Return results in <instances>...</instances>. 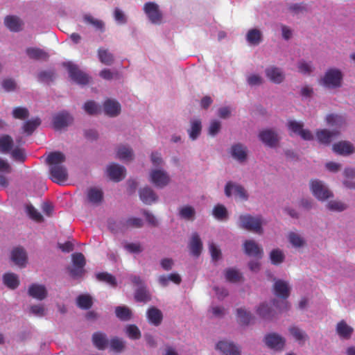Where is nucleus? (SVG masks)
<instances>
[{
    "label": "nucleus",
    "instance_id": "1",
    "mask_svg": "<svg viewBox=\"0 0 355 355\" xmlns=\"http://www.w3.org/2000/svg\"><path fill=\"white\" fill-rule=\"evenodd\" d=\"M65 160L64 154L60 151L51 152L46 157V163L49 165V178L53 182L60 184L67 180V170L62 165Z\"/></svg>",
    "mask_w": 355,
    "mask_h": 355
},
{
    "label": "nucleus",
    "instance_id": "2",
    "mask_svg": "<svg viewBox=\"0 0 355 355\" xmlns=\"http://www.w3.org/2000/svg\"><path fill=\"white\" fill-rule=\"evenodd\" d=\"M274 294L282 300H274L273 306L279 311H286L289 308L288 302L286 300L290 295L291 288L288 283L282 279H275L273 284Z\"/></svg>",
    "mask_w": 355,
    "mask_h": 355
},
{
    "label": "nucleus",
    "instance_id": "3",
    "mask_svg": "<svg viewBox=\"0 0 355 355\" xmlns=\"http://www.w3.org/2000/svg\"><path fill=\"white\" fill-rule=\"evenodd\" d=\"M263 219L261 216H253L250 214H242L239 216V227L242 229L262 234Z\"/></svg>",
    "mask_w": 355,
    "mask_h": 355
},
{
    "label": "nucleus",
    "instance_id": "4",
    "mask_svg": "<svg viewBox=\"0 0 355 355\" xmlns=\"http://www.w3.org/2000/svg\"><path fill=\"white\" fill-rule=\"evenodd\" d=\"M143 11L146 18L151 24L159 25L162 23L164 14L159 6L156 2H146L143 6Z\"/></svg>",
    "mask_w": 355,
    "mask_h": 355
},
{
    "label": "nucleus",
    "instance_id": "5",
    "mask_svg": "<svg viewBox=\"0 0 355 355\" xmlns=\"http://www.w3.org/2000/svg\"><path fill=\"white\" fill-rule=\"evenodd\" d=\"M343 75L338 69H330L320 80V84L329 89L340 87Z\"/></svg>",
    "mask_w": 355,
    "mask_h": 355
},
{
    "label": "nucleus",
    "instance_id": "6",
    "mask_svg": "<svg viewBox=\"0 0 355 355\" xmlns=\"http://www.w3.org/2000/svg\"><path fill=\"white\" fill-rule=\"evenodd\" d=\"M310 189L313 195L319 200L324 201L333 196L332 192L318 180H311Z\"/></svg>",
    "mask_w": 355,
    "mask_h": 355
},
{
    "label": "nucleus",
    "instance_id": "7",
    "mask_svg": "<svg viewBox=\"0 0 355 355\" xmlns=\"http://www.w3.org/2000/svg\"><path fill=\"white\" fill-rule=\"evenodd\" d=\"M24 54L29 60L38 62H45L49 58V53L46 49L36 46H26Z\"/></svg>",
    "mask_w": 355,
    "mask_h": 355
},
{
    "label": "nucleus",
    "instance_id": "8",
    "mask_svg": "<svg viewBox=\"0 0 355 355\" xmlns=\"http://www.w3.org/2000/svg\"><path fill=\"white\" fill-rule=\"evenodd\" d=\"M150 181L157 188H164L170 182L166 172L162 170H152L150 173Z\"/></svg>",
    "mask_w": 355,
    "mask_h": 355
},
{
    "label": "nucleus",
    "instance_id": "9",
    "mask_svg": "<svg viewBox=\"0 0 355 355\" xmlns=\"http://www.w3.org/2000/svg\"><path fill=\"white\" fill-rule=\"evenodd\" d=\"M103 191L101 189L96 187H92L87 189V201L93 205H99L103 200Z\"/></svg>",
    "mask_w": 355,
    "mask_h": 355
},
{
    "label": "nucleus",
    "instance_id": "10",
    "mask_svg": "<svg viewBox=\"0 0 355 355\" xmlns=\"http://www.w3.org/2000/svg\"><path fill=\"white\" fill-rule=\"evenodd\" d=\"M72 121L73 117L64 111L58 113L53 118V124L55 130H61L68 126Z\"/></svg>",
    "mask_w": 355,
    "mask_h": 355
},
{
    "label": "nucleus",
    "instance_id": "11",
    "mask_svg": "<svg viewBox=\"0 0 355 355\" xmlns=\"http://www.w3.org/2000/svg\"><path fill=\"white\" fill-rule=\"evenodd\" d=\"M259 138L264 144L269 147L275 146L279 139L277 133L270 129L261 131L259 134Z\"/></svg>",
    "mask_w": 355,
    "mask_h": 355
},
{
    "label": "nucleus",
    "instance_id": "12",
    "mask_svg": "<svg viewBox=\"0 0 355 355\" xmlns=\"http://www.w3.org/2000/svg\"><path fill=\"white\" fill-rule=\"evenodd\" d=\"M265 343L271 349L282 350L285 345V339L277 334L272 333L265 336Z\"/></svg>",
    "mask_w": 355,
    "mask_h": 355
},
{
    "label": "nucleus",
    "instance_id": "13",
    "mask_svg": "<svg viewBox=\"0 0 355 355\" xmlns=\"http://www.w3.org/2000/svg\"><path fill=\"white\" fill-rule=\"evenodd\" d=\"M245 253L250 257L261 259L263 257V249L253 240H246L243 243Z\"/></svg>",
    "mask_w": 355,
    "mask_h": 355
},
{
    "label": "nucleus",
    "instance_id": "14",
    "mask_svg": "<svg viewBox=\"0 0 355 355\" xmlns=\"http://www.w3.org/2000/svg\"><path fill=\"white\" fill-rule=\"evenodd\" d=\"M230 154L234 159L242 163L247 159L248 148L241 143L235 144L231 147Z\"/></svg>",
    "mask_w": 355,
    "mask_h": 355
},
{
    "label": "nucleus",
    "instance_id": "15",
    "mask_svg": "<svg viewBox=\"0 0 355 355\" xmlns=\"http://www.w3.org/2000/svg\"><path fill=\"white\" fill-rule=\"evenodd\" d=\"M217 349L220 350L224 355H240L239 347L232 342L226 340L219 341L216 345Z\"/></svg>",
    "mask_w": 355,
    "mask_h": 355
},
{
    "label": "nucleus",
    "instance_id": "16",
    "mask_svg": "<svg viewBox=\"0 0 355 355\" xmlns=\"http://www.w3.org/2000/svg\"><path fill=\"white\" fill-rule=\"evenodd\" d=\"M107 171L109 178L114 182L121 181L125 175V167L114 163L107 167Z\"/></svg>",
    "mask_w": 355,
    "mask_h": 355
},
{
    "label": "nucleus",
    "instance_id": "17",
    "mask_svg": "<svg viewBox=\"0 0 355 355\" xmlns=\"http://www.w3.org/2000/svg\"><path fill=\"white\" fill-rule=\"evenodd\" d=\"M27 259L26 252L23 248L17 247L12 250L11 259L18 266L21 268L25 267Z\"/></svg>",
    "mask_w": 355,
    "mask_h": 355
},
{
    "label": "nucleus",
    "instance_id": "18",
    "mask_svg": "<svg viewBox=\"0 0 355 355\" xmlns=\"http://www.w3.org/2000/svg\"><path fill=\"white\" fill-rule=\"evenodd\" d=\"M188 246L193 256L198 257L200 255L202 250V242L197 232L192 234Z\"/></svg>",
    "mask_w": 355,
    "mask_h": 355
},
{
    "label": "nucleus",
    "instance_id": "19",
    "mask_svg": "<svg viewBox=\"0 0 355 355\" xmlns=\"http://www.w3.org/2000/svg\"><path fill=\"white\" fill-rule=\"evenodd\" d=\"M69 74L72 80L79 85H87L89 83L90 77L80 70V68H69Z\"/></svg>",
    "mask_w": 355,
    "mask_h": 355
},
{
    "label": "nucleus",
    "instance_id": "20",
    "mask_svg": "<svg viewBox=\"0 0 355 355\" xmlns=\"http://www.w3.org/2000/svg\"><path fill=\"white\" fill-rule=\"evenodd\" d=\"M245 39L249 45L258 46L263 41V33L258 28H251L247 32Z\"/></svg>",
    "mask_w": 355,
    "mask_h": 355
},
{
    "label": "nucleus",
    "instance_id": "21",
    "mask_svg": "<svg viewBox=\"0 0 355 355\" xmlns=\"http://www.w3.org/2000/svg\"><path fill=\"white\" fill-rule=\"evenodd\" d=\"M28 295L38 300H42L47 295L46 287L42 284H33L29 286Z\"/></svg>",
    "mask_w": 355,
    "mask_h": 355
},
{
    "label": "nucleus",
    "instance_id": "22",
    "mask_svg": "<svg viewBox=\"0 0 355 355\" xmlns=\"http://www.w3.org/2000/svg\"><path fill=\"white\" fill-rule=\"evenodd\" d=\"M103 108L105 114L112 117L119 115L121 112V105L115 100H106L104 102Z\"/></svg>",
    "mask_w": 355,
    "mask_h": 355
},
{
    "label": "nucleus",
    "instance_id": "23",
    "mask_svg": "<svg viewBox=\"0 0 355 355\" xmlns=\"http://www.w3.org/2000/svg\"><path fill=\"white\" fill-rule=\"evenodd\" d=\"M4 24L12 32H18L22 29L23 21L15 15H9L5 17Z\"/></svg>",
    "mask_w": 355,
    "mask_h": 355
},
{
    "label": "nucleus",
    "instance_id": "24",
    "mask_svg": "<svg viewBox=\"0 0 355 355\" xmlns=\"http://www.w3.org/2000/svg\"><path fill=\"white\" fill-rule=\"evenodd\" d=\"M339 132L337 130L329 131L326 129L319 130L316 132V137L318 141L323 144H329L333 139L338 136Z\"/></svg>",
    "mask_w": 355,
    "mask_h": 355
},
{
    "label": "nucleus",
    "instance_id": "25",
    "mask_svg": "<svg viewBox=\"0 0 355 355\" xmlns=\"http://www.w3.org/2000/svg\"><path fill=\"white\" fill-rule=\"evenodd\" d=\"M139 197L141 200L147 205H151L157 200L156 193L148 187H146L139 190Z\"/></svg>",
    "mask_w": 355,
    "mask_h": 355
},
{
    "label": "nucleus",
    "instance_id": "26",
    "mask_svg": "<svg viewBox=\"0 0 355 355\" xmlns=\"http://www.w3.org/2000/svg\"><path fill=\"white\" fill-rule=\"evenodd\" d=\"M148 321L155 326H159L162 321L163 315L162 311L156 307H150L147 311Z\"/></svg>",
    "mask_w": 355,
    "mask_h": 355
},
{
    "label": "nucleus",
    "instance_id": "27",
    "mask_svg": "<svg viewBox=\"0 0 355 355\" xmlns=\"http://www.w3.org/2000/svg\"><path fill=\"white\" fill-rule=\"evenodd\" d=\"M266 73L269 80L275 84L282 83L285 78L281 68H267Z\"/></svg>",
    "mask_w": 355,
    "mask_h": 355
},
{
    "label": "nucleus",
    "instance_id": "28",
    "mask_svg": "<svg viewBox=\"0 0 355 355\" xmlns=\"http://www.w3.org/2000/svg\"><path fill=\"white\" fill-rule=\"evenodd\" d=\"M333 150L334 152L344 155L352 154L354 151L353 146L347 141H340L334 144Z\"/></svg>",
    "mask_w": 355,
    "mask_h": 355
},
{
    "label": "nucleus",
    "instance_id": "29",
    "mask_svg": "<svg viewBox=\"0 0 355 355\" xmlns=\"http://www.w3.org/2000/svg\"><path fill=\"white\" fill-rule=\"evenodd\" d=\"M353 331V328L349 326L345 320H341L337 324L336 332L340 338L349 339Z\"/></svg>",
    "mask_w": 355,
    "mask_h": 355
},
{
    "label": "nucleus",
    "instance_id": "30",
    "mask_svg": "<svg viewBox=\"0 0 355 355\" xmlns=\"http://www.w3.org/2000/svg\"><path fill=\"white\" fill-rule=\"evenodd\" d=\"M257 313L265 320H271L275 315V311L266 303H262L259 306Z\"/></svg>",
    "mask_w": 355,
    "mask_h": 355
},
{
    "label": "nucleus",
    "instance_id": "31",
    "mask_svg": "<svg viewBox=\"0 0 355 355\" xmlns=\"http://www.w3.org/2000/svg\"><path fill=\"white\" fill-rule=\"evenodd\" d=\"M135 299L138 302L145 303L150 301L151 295L146 286L137 288L135 293Z\"/></svg>",
    "mask_w": 355,
    "mask_h": 355
},
{
    "label": "nucleus",
    "instance_id": "32",
    "mask_svg": "<svg viewBox=\"0 0 355 355\" xmlns=\"http://www.w3.org/2000/svg\"><path fill=\"white\" fill-rule=\"evenodd\" d=\"M3 281L4 284L10 289H15L19 285L18 276L12 272H8L3 275Z\"/></svg>",
    "mask_w": 355,
    "mask_h": 355
},
{
    "label": "nucleus",
    "instance_id": "33",
    "mask_svg": "<svg viewBox=\"0 0 355 355\" xmlns=\"http://www.w3.org/2000/svg\"><path fill=\"white\" fill-rule=\"evenodd\" d=\"M92 341L96 347L98 349H104L108 344L106 335L102 332H96L92 336Z\"/></svg>",
    "mask_w": 355,
    "mask_h": 355
},
{
    "label": "nucleus",
    "instance_id": "34",
    "mask_svg": "<svg viewBox=\"0 0 355 355\" xmlns=\"http://www.w3.org/2000/svg\"><path fill=\"white\" fill-rule=\"evenodd\" d=\"M13 139L8 135H3L0 136V153H8L13 146Z\"/></svg>",
    "mask_w": 355,
    "mask_h": 355
},
{
    "label": "nucleus",
    "instance_id": "35",
    "mask_svg": "<svg viewBox=\"0 0 355 355\" xmlns=\"http://www.w3.org/2000/svg\"><path fill=\"white\" fill-rule=\"evenodd\" d=\"M116 316L121 321H128L132 316L130 309L125 306H118L115 308Z\"/></svg>",
    "mask_w": 355,
    "mask_h": 355
},
{
    "label": "nucleus",
    "instance_id": "36",
    "mask_svg": "<svg viewBox=\"0 0 355 355\" xmlns=\"http://www.w3.org/2000/svg\"><path fill=\"white\" fill-rule=\"evenodd\" d=\"M227 281L232 283L239 282L242 278V274L236 268H229L224 271Z\"/></svg>",
    "mask_w": 355,
    "mask_h": 355
},
{
    "label": "nucleus",
    "instance_id": "37",
    "mask_svg": "<svg viewBox=\"0 0 355 355\" xmlns=\"http://www.w3.org/2000/svg\"><path fill=\"white\" fill-rule=\"evenodd\" d=\"M41 124V120L40 118L36 117L31 120L26 121L23 126L22 129L24 132L28 135H31L36 130V128Z\"/></svg>",
    "mask_w": 355,
    "mask_h": 355
},
{
    "label": "nucleus",
    "instance_id": "38",
    "mask_svg": "<svg viewBox=\"0 0 355 355\" xmlns=\"http://www.w3.org/2000/svg\"><path fill=\"white\" fill-rule=\"evenodd\" d=\"M202 130V125L200 119H194L191 121V128L188 130L189 137L192 140L196 139Z\"/></svg>",
    "mask_w": 355,
    "mask_h": 355
},
{
    "label": "nucleus",
    "instance_id": "39",
    "mask_svg": "<svg viewBox=\"0 0 355 355\" xmlns=\"http://www.w3.org/2000/svg\"><path fill=\"white\" fill-rule=\"evenodd\" d=\"M179 215L180 218L184 220H193L195 218L196 211L193 207L186 205L180 209Z\"/></svg>",
    "mask_w": 355,
    "mask_h": 355
},
{
    "label": "nucleus",
    "instance_id": "40",
    "mask_svg": "<svg viewBox=\"0 0 355 355\" xmlns=\"http://www.w3.org/2000/svg\"><path fill=\"white\" fill-rule=\"evenodd\" d=\"M79 308L85 310L89 309L93 304L92 299L89 295H80L76 299Z\"/></svg>",
    "mask_w": 355,
    "mask_h": 355
},
{
    "label": "nucleus",
    "instance_id": "41",
    "mask_svg": "<svg viewBox=\"0 0 355 355\" xmlns=\"http://www.w3.org/2000/svg\"><path fill=\"white\" fill-rule=\"evenodd\" d=\"M117 157L121 160H132L133 158V152L130 148L125 146H121L118 148L116 152Z\"/></svg>",
    "mask_w": 355,
    "mask_h": 355
},
{
    "label": "nucleus",
    "instance_id": "42",
    "mask_svg": "<svg viewBox=\"0 0 355 355\" xmlns=\"http://www.w3.org/2000/svg\"><path fill=\"white\" fill-rule=\"evenodd\" d=\"M237 318L240 324L248 325L252 318L250 312L247 311L245 309L239 308L236 309Z\"/></svg>",
    "mask_w": 355,
    "mask_h": 355
},
{
    "label": "nucleus",
    "instance_id": "43",
    "mask_svg": "<svg viewBox=\"0 0 355 355\" xmlns=\"http://www.w3.org/2000/svg\"><path fill=\"white\" fill-rule=\"evenodd\" d=\"M213 215L217 220H223L227 218L228 213L224 205L218 204L213 209Z\"/></svg>",
    "mask_w": 355,
    "mask_h": 355
},
{
    "label": "nucleus",
    "instance_id": "44",
    "mask_svg": "<svg viewBox=\"0 0 355 355\" xmlns=\"http://www.w3.org/2000/svg\"><path fill=\"white\" fill-rule=\"evenodd\" d=\"M83 19L85 23L93 26L96 29L103 31L105 24L102 20L96 19L91 15H85Z\"/></svg>",
    "mask_w": 355,
    "mask_h": 355
},
{
    "label": "nucleus",
    "instance_id": "45",
    "mask_svg": "<svg viewBox=\"0 0 355 355\" xmlns=\"http://www.w3.org/2000/svg\"><path fill=\"white\" fill-rule=\"evenodd\" d=\"M285 256L279 249H274L270 253V259L273 265H279L284 261Z\"/></svg>",
    "mask_w": 355,
    "mask_h": 355
},
{
    "label": "nucleus",
    "instance_id": "46",
    "mask_svg": "<svg viewBox=\"0 0 355 355\" xmlns=\"http://www.w3.org/2000/svg\"><path fill=\"white\" fill-rule=\"evenodd\" d=\"M96 279L100 282H104L107 284L111 285L112 286H116V280L114 276L112 275L103 272H99L96 274Z\"/></svg>",
    "mask_w": 355,
    "mask_h": 355
},
{
    "label": "nucleus",
    "instance_id": "47",
    "mask_svg": "<svg viewBox=\"0 0 355 355\" xmlns=\"http://www.w3.org/2000/svg\"><path fill=\"white\" fill-rule=\"evenodd\" d=\"M289 331L291 334L294 337V338L298 342H302V343H304V341L308 338L307 335L304 333V331L301 330L297 327L293 326L290 327Z\"/></svg>",
    "mask_w": 355,
    "mask_h": 355
},
{
    "label": "nucleus",
    "instance_id": "48",
    "mask_svg": "<svg viewBox=\"0 0 355 355\" xmlns=\"http://www.w3.org/2000/svg\"><path fill=\"white\" fill-rule=\"evenodd\" d=\"M290 243L295 248H301L305 244V241L298 234L290 232L288 234Z\"/></svg>",
    "mask_w": 355,
    "mask_h": 355
},
{
    "label": "nucleus",
    "instance_id": "49",
    "mask_svg": "<svg viewBox=\"0 0 355 355\" xmlns=\"http://www.w3.org/2000/svg\"><path fill=\"white\" fill-rule=\"evenodd\" d=\"M12 116L16 119L24 120L29 116V112L26 107H17L12 110Z\"/></svg>",
    "mask_w": 355,
    "mask_h": 355
},
{
    "label": "nucleus",
    "instance_id": "50",
    "mask_svg": "<svg viewBox=\"0 0 355 355\" xmlns=\"http://www.w3.org/2000/svg\"><path fill=\"white\" fill-rule=\"evenodd\" d=\"M126 334L128 336L133 340H137L141 338V332L135 324H128L126 327Z\"/></svg>",
    "mask_w": 355,
    "mask_h": 355
},
{
    "label": "nucleus",
    "instance_id": "51",
    "mask_svg": "<svg viewBox=\"0 0 355 355\" xmlns=\"http://www.w3.org/2000/svg\"><path fill=\"white\" fill-rule=\"evenodd\" d=\"M123 226L126 228H140L143 226V220L139 218H129L125 221Z\"/></svg>",
    "mask_w": 355,
    "mask_h": 355
},
{
    "label": "nucleus",
    "instance_id": "52",
    "mask_svg": "<svg viewBox=\"0 0 355 355\" xmlns=\"http://www.w3.org/2000/svg\"><path fill=\"white\" fill-rule=\"evenodd\" d=\"M304 127L302 122L290 120L288 122V128L295 135H299Z\"/></svg>",
    "mask_w": 355,
    "mask_h": 355
},
{
    "label": "nucleus",
    "instance_id": "53",
    "mask_svg": "<svg viewBox=\"0 0 355 355\" xmlns=\"http://www.w3.org/2000/svg\"><path fill=\"white\" fill-rule=\"evenodd\" d=\"M98 56L101 62L106 65L112 64L113 56L108 51L105 49H100L98 51Z\"/></svg>",
    "mask_w": 355,
    "mask_h": 355
},
{
    "label": "nucleus",
    "instance_id": "54",
    "mask_svg": "<svg viewBox=\"0 0 355 355\" xmlns=\"http://www.w3.org/2000/svg\"><path fill=\"white\" fill-rule=\"evenodd\" d=\"M26 210L28 215L31 219L34 220L36 222L43 221V216L33 206H27Z\"/></svg>",
    "mask_w": 355,
    "mask_h": 355
},
{
    "label": "nucleus",
    "instance_id": "55",
    "mask_svg": "<svg viewBox=\"0 0 355 355\" xmlns=\"http://www.w3.org/2000/svg\"><path fill=\"white\" fill-rule=\"evenodd\" d=\"M347 207V205L341 201L331 200L327 204V208L331 211H342Z\"/></svg>",
    "mask_w": 355,
    "mask_h": 355
},
{
    "label": "nucleus",
    "instance_id": "56",
    "mask_svg": "<svg viewBox=\"0 0 355 355\" xmlns=\"http://www.w3.org/2000/svg\"><path fill=\"white\" fill-rule=\"evenodd\" d=\"M72 263L73 266L84 268L86 264L85 258L80 252L73 253L72 254Z\"/></svg>",
    "mask_w": 355,
    "mask_h": 355
},
{
    "label": "nucleus",
    "instance_id": "57",
    "mask_svg": "<svg viewBox=\"0 0 355 355\" xmlns=\"http://www.w3.org/2000/svg\"><path fill=\"white\" fill-rule=\"evenodd\" d=\"M1 86L7 92H13L17 89V83L12 78H5L1 83Z\"/></svg>",
    "mask_w": 355,
    "mask_h": 355
},
{
    "label": "nucleus",
    "instance_id": "58",
    "mask_svg": "<svg viewBox=\"0 0 355 355\" xmlns=\"http://www.w3.org/2000/svg\"><path fill=\"white\" fill-rule=\"evenodd\" d=\"M12 157L18 162H24L26 158V153L24 149L16 148L11 152Z\"/></svg>",
    "mask_w": 355,
    "mask_h": 355
},
{
    "label": "nucleus",
    "instance_id": "59",
    "mask_svg": "<svg viewBox=\"0 0 355 355\" xmlns=\"http://www.w3.org/2000/svg\"><path fill=\"white\" fill-rule=\"evenodd\" d=\"M54 78V73L52 71H42L38 74V80L46 84L52 82Z\"/></svg>",
    "mask_w": 355,
    "mask_h": 355
},
{
    "label": "nucleus",
    "instance_id": "60",
    "mask_svg": "<svg viewBox=\"0 0 355 355\" xmlns=\"http://www.w3.org/2000/svg\"><path fill=\"white\" fill-rule=\"evenodd\" d=\"M288 9L293 14L297 15L306 11V6L303 3H291Z\"/></svg>",
    "mask_w": 355,
    "mask_h": 355
},
{
    "label": "nucleus",
    "instance_id": "61",
    "mask_svg": "<svg viewBox=\"0 0 355 355\" xmlns=\"http://www.w3.org/2000/svg\"><path fill=\"white\" fill-rule=\"evenodd\" d=\"M110 347L113 351L120 352L124 348V343L122 340L114 337L110 340Z\"/></svg>",
    "mask_w": 355,
    "mask_h": 355
},
{
    "label": "nucleus",
    "instance_id": "62",
    "mask_svg": "<svg viewBox=\"0 0 355 355\" xmlns=\"http://www.w3.org/2000/svg\"><path fill=\"white\" fill-rule=\"evenodd\" d=\"M124 248L130 253H140L143 250L139 243H127L124 245Z\"/></svg>",
    "mask_w": 355,
    "mask_h": 355
},
{
    "label": "nucleus",
    "instance_id": "63",
    "mask_svg": "<svg viewBox=\"0 0 355 355\" xmlns=\"http://www.w3.org/2000/svg\"><path fill=\"white\" fill-rule=\"evenodd\" d=\"M85 111L89 114H96L98 112V107L93 101H87L84 105Z\"/></svg>",
    "mask_w": 355,
    "mask_h": 355
},
{
    "label": "nucleus",
    "instance_id": "64",
    "mask_svg": "<svg viewBox=\"0 0 355 355\" xmlns=\"http://www.w3.org/2000/svg\"><path fill=\"white\" fill-rule=\"evenodd\" d=\"M114 18L118 24H125L127 23V17L124 12L118 8H116L114 10Z\"/></svg>",
    "mask_w": 355,
    "mask_h": 355
}]
</instances>
